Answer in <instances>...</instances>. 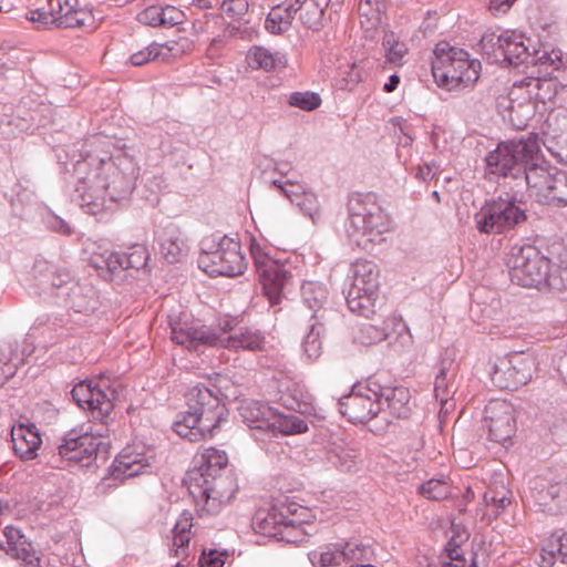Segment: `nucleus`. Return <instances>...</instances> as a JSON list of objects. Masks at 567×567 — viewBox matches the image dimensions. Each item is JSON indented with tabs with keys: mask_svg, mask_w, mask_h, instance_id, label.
I'll return each instance as SVG.
<instances>
[{
	"mask_svg": "<svg viewBox=\"0 0 567 567\" xmlns=\"http://www.w3.org/2000/svg\"><path fill=\"white\" fill-rule=\"evenodd\" d=\"M138 172L134 157L124 152L105 158L87 151L73 164L72 198L85 213L96 215L132 193Z\"/></svg>",
	"mask_w": 567,
	"mask_h": 567,
	"instance_id": "1",
	"label": "nucleus"
},
{
	"mask_svg": "<svg viewBox=\"0 0 567 567\" xmlns=\"http://www.w3.org/2000/svg\"><path fill=\"white\" fill-rule=\"evenodd\" d=\"M187 473V487L196 506L207 514H217L237 492V483L227 473L228 455L214 446H202Z\"/></svg>",
	"mask_w": 567,
	"mask_h": 567,
	"instance_id": "2",
	"label": "nucleus"
},
{
	"mask_svg": "<svg viewBox=\"0 0 567 567\" xmlns=\"http://www.w3.org/2000/svg\"><path fill=\"white\" fill-rule=\"evenodd\" d=\"M187 410L173 423L174 432L190 442L214 435V431L227 421L228 410L212 389L197 384L186 394Z\"/></svg>",
	"mask_w": 567,
	"mask_h": 567,
	"instance_id": "3",
	"label": "nucleus"
},
{
	"mask_svg": "<svg viewBox=\"0 0 567 567\" xmlns=\"http://www.w3.org/2000/svg\"><path fill=\"white\" fill-rule=\"evenodd\" d=\"M513 284L539 291L567 289V266L551 264L533 245H514L506 258Z\"/></svg>",
	"mask_w": 567,
	"mask_h": 567,
	"instance_id": "4",
	"label": "nucleus"
},
{
	"mask_svg": "<svg viewBox=\"0 0 567 567\" xmlns=\"http://www.w3.org/2000/svg\"><path fill=\"white\" fill-rule=\"evenodd\" d=\"M344 227L351 245L371 250L385 241L392 223L373 195L355 194L349 199Z\"/></svg>",
	"mask_w": 567,
	"mask_h": 567,
	"instance_id": "5",
	"label": "nucleus"
},
{
	"mask_svg": "<svg viewBox=\"0 0 567 567\" xmlns=\"http://www.w3.org/2000/svg\"><path fill=\"white\" fill-rule=\"evenodd\" d=\"M432 74L439 87L454 91L474 84L481 74V62L467 51L439 42L433 50Z\"/></svg>",
	"mask_w": 567,
	"mask_h": 567,
	"instance_id": "6",
	"label": "nucleus"
},
{
	"mask_svg": "<svg viewBox=\"0 0 567 567\" xmlns=\"http://www.w3.org/2000/svg\"><path fill=\"white\" fill-rule=\"evenodd\" d=\"M539 152L536 135L502 142L485 156L486 174L512 177L518 181L517 185L525 184L526 168L539 163Z\"/></svg>",
	"mask_w": 567,
	"mask_h": 567,
	"instance_id": "7",
	"label": "nucleus"
},
{
	"mask_svg": "<svg viewBox=\"0 0 567 567\" xmlns=\"http://www.w3.org/2000/svg\"><path fill=\"white\" fill-rule=\"evenodd\" d=\"M73 400L82 409L91 412L92 422L79 425L84 432L92 433L95 442L109 436V420L114 409V400L117 398V391L107 384V381L101 380L95 383L93 380L80 381L71 391Z\"/></svg>",
	"mask_w": 567,
	"mask_h": 567,
	"instance_id": "8",
	"label": "nucleus"
},
{
	"mask_svg": "<svg viewBox=\"0 0 567 567\" xmlns=\"http://www.w3.org/2000/svg\"><path fill=\"white\" fill-rule=\"evenodd\" d=\"M349 277L351 284L346 295L348 308L368 318L375 312L379 299V267L372 260L358 259L351 264Z\"/></svg>",
	"mask_w": 567,
	"mask_h": 567,
	"instance_id": "9",
	"label": "nucleus"
},
{
	"mask_svg": "<svg viewBox=\"0 0 567 567\" xmlns=\"http://www.w3.org/2000/svg\"><path fill=\"white\" fill-rule=\"evenodd\" d=\"M525 186L536 202L563 208L567 207V171L546 161L526 168Z\"/></svg>",
	"mask_w": 567,
	"mask_h": 567,
	"instance_id": "10",
	"label": "nucleus"
},
{
	"mask_svg": "<svg viewBox=\"0 0 567 567\" xmlns=\"http://www.w3.org/2000/svg\"><path fill=\"white\" fill-rule=\"evenodd\" d=\"M203 243L202 252L198 257V267L212 277L226 276L235 277L241 275L247 267L246 258L241 254V246L238 240L223 236Z\"/></svg>",
	"mask_w": 567,
	"mask_h": 567,
	"instance_id": "11",
	"label": "nucleus"
},
{
	"mask_svg": "<svg viewBox=\"0 0 567 567\" xmlns=\"http://www.w3.org/2000/svg\"><path fill=\"white\" fill-rule=\"evenodd\" d=\"M249 250L269 303L271 306L279 305L285 288L292 279L289 265L272 258L268 248L262 246L255 238L250 239Z\"/></svg>",
	"mask_w": 567,
	"mask_h": 567,
	"instance_id": "12",
	"label": "nucleus"
},
{
	"mask_svg": "<svg viewBox=\"0 0 567 567\" xmlns=\"http://www.w3.org/2000/svg\"><path fill=\"white\" fill-rule=\"evenodd\" d=\"M480 44L482 51L497 63L519 65L528 63L532 56V40L516 30L485 33Z\"/></svg>",
	"mask_w": 567,
	"mask_h": 567,
	"instance_id": "13",
	"label": "nucleus"
},
{
	"mask_svg": "<svg viewBox=\"0 0 567 567\" xmlns=\"http://www.w3.org/2000/svg\"><path fill=\"white\" fill-rule=\"evenodd\" d=\"M29 20L41 25L58 28L93 29L92 12L79 6V0H45V3L29 12Z\"/></svg>",
	"mask_w": 567,
	"mask_h": 567,
	"instance_id": "14",
	"label": "nucleus"
},
{
	"mask_svg": "<svg viewBox=\"0 0 567 567\" xmlns=\"http://www.w3.org/2000/svg\"><path fill=\"white\" fill-rule=\"evenodd\" d=\"M525 218V212L509 195L485 203L474 216L477 230L484 234L512 229Z\"/></svg>",
	"mask_w": 567,
	"mask_h": 567,
	"instance_id": "15",
	"label": "nucleus"
},
{
	"mask_svg": "<svg viewBox=\"0 0 567 567\" xmlns=\"http://www.w3.org/2000/svg\"><path fill=\"white\" fill-rule=\"evenodd\" d=\"M377 391L380 383L368 380L364 384H357L351 392L342 396L339 402L340 413L351 423H365L382 411V402L378 400Z\"/></svg>",
	"mask_w": 567,
	"mask_h": 567,
	"instance_id": "16",
	"label": "nucleus"
},
{
	"mask_svg": "<svg viewBox=\"0 0 567 567\" xmlns=\"http://www.w3.org/2000/svg\"><path fill=\"white\" fill-rule=\"evenodd\" d=\"M536 370L537 359L533 353L513 352L498 360L492 379L499 388L515 390L527 384Z\"/></svg>",
	"mask_w": 567,
	"mask_h": 567,
	"instance_id": "17",
	"label": "nucleus"
},
{
	"mask_svg": "<svg viewBox=\"0 0 567 567\" xmlns=\"http://www.w3.org/2000/svg\"><path fill=\"white\" fill-rule=\"evenodd\" d=\"M482 431L487 440L505 446L516 432L514 406L505 400L489 401L484 409Z\"/></svg>",
	"mask_w": 567,
	"mask_h": 567,
	"instance_id": "18",
	"label": "nucleus"
},
{
	"mask_svg": "<svg viewBox=\"0 0 567 567\" xmlns=\"http://www.w3.org/2000/svg\"><path fill=\"white\" fill-rule=\"evenodd\" d=\"M169 324L172 340L189 351H198L203 347H217L218 337L215 331L186 315L172 320Z\"/></svg>",
	"mask_w": 567,
	"mask_h": 567,
	"instance_id": "19",
	"label": "nucleus"
},
{
	"mask_svg": "<svg viewBox=\"0 0 567 567\" xmlns=\"http://www.w3.org/2000/svg\"><path fill=\"white\" fill-rule=\"evenodd\" d=\"M101 445L102 442H95L92 433L75 426L62 437L58 451L62 458L89 466L96 457Z\"/></svg>",
	"mask_w": 567,
	"mask_h": 567,
	"instance_id": "20",
	"label": "nucleus"
},
{
	"mask_svg": "<svg viewBox=\"0 0 567 567\" xmlns=\"http://www.w3.org/2000/svg\"><path fill=\"white\" fill-rule=\"evenodd\" d=\"M271 184L313 224L321 219V205L317 194L305 183L286 177L274 179Z\"/></svg>",
	"mask_w": 567,
	"mask_h": 567,
	"instance_id": "21",
	"label": "nucleus"
},
{
	"mask_svg": "<svg viewBox=\"0 0 567 567\" xmlns=\"http://www.w3.org/2000/svg\"><path fill=\"white\" fill-rule=\"evenodd\" d=\"M370 549L363 544L348 542L343 545H332L309 553L313 567H337L342 564L364 561Z\"/></svg>",
	"mask_w": 567,
	"mask_h": 567,
	"instance_id": "22",
	"label": "nucleus"
},
{
	"mask_svg": "<svg viewBox=\"0 0 567 567\" xmlns=\"http://www.w3.org/2000/svg\"><path fill=\"white\" fill-rule=\"evenodd\" d=\"M530 497L544 512L556 513L567 501V483L537 476L529 483Z\"/></svg>",
	"mask_w": 567,
	"mask_h": 567,
	"instance_id": "23",
	"label": "nucleus"
},
{
	"mask_svg": "<svg viewBox=\"0 0 567 567\" xmlns=\"http://www.w3.org/2000/svg\"><path fill=\"white\" fill-rule=\"evenodd\" d=\"M502 105L506 112L504 116L516 130L525 128L537 111L536 102H533L516 83L512 85Z\"/></svg>",
	"mask_w": 567,
	"mask_h": 567,
	"instance_id": "24",
	"label": "nucleus"
},
{
	"mask_svg": "<svg viewBox=\"0 0 567 567\" xmlns=\"http://www.w3.org/2000/svg\"><path fill=\"white\" fill-rule=\"evenodd\" d=\"M238 411L243 421L257 431L255 440L264 442L271 430L276 410L266 402L248 400L241 402Z\"/></svg>",
	"mask_w": 567,
	"mask_h": 567,
	"instance_id": "25",
	"label": "nucleus"
},
{
	"mask_svg": "<svg viewBox=\"0 0 567 567\" xmlns=\"http://www.w3.org/2000/svg\"><path fill=\"white\" fill-rule=\"evenodd\" d=\"M153 456L136 446H126L113 461L111 474L115 480H125L144 473L151 466Z\"/></svg>",
	"mask_w": 567,
	"mask_h": 567,
	"instance_id": "26",
	"label": "nucleus"
},
{
	"mask_svg": "<svg viewBox=\"0 0 567 567\" xmlns=\"http://www.w3.org/2000/svg\"><path fill=\"white\" fill-rule=\"evenodd\" d=\"M392 326L394 332L398 336V342L400 343V348L402 350H409L413 344V336L408 327V324L395 317L390 318L384 321L383 327H378L374 324L364 326L360 333V339L362 343H377L390 337L388 332V328Z\"/></svg>",
	"mask_w": 567,
	"mask_h": 567,
	"instance_id": "27",
	"label": "nucleus"
},
{
	"mask_svg": "<svg viewBox=\"0 0 567 567\" xmlns=\"http://www.w3.org/2000/svg\"><path fill=\"white\" fill-rule=\"evenodd\" d=\"M279 392V401L285 408L307 415L317 413L315 398L302 382L287 381Z\"/></svg>",
	"mask_w": 567,
	"mask_h": 567,
	"instance_id": "28",
	"label": "nucleus"
},
{
	"mask_svg": "<svg viewBox=\"0 0 567 567\" xmlns=\"http://www.w3.org/2000/svg\"><path fill=\"white\" fill-rule=\"evenodd\" d=\"M282 519H290V522L300 524L307 528L317 526L316 512L293 502L275 504L262 516V522L266 524H276V522H282Z\"/></svg>",
	"mask_w": 567,
	"mask_h": 567,
	"instance_id": "29",
	"label": "nucleus"
},
{
	"mask_svg": "<svg viewBox=\"0 0 567 567\" xmlns=\"http://www.w3.org/2000/svg\"><path fill=\"white\" fill-rule=\"evenodd\" d=\"M3 535L6 537L3 549L8 555L20 560L22 567H40V557L19 528L7 526Z\"/></svg>",
	"mask_w": 567,
	"mask_h": 567,
	"instance_id": "30",
	"label": "nucleus"
},
{
	"mask_svg": "<svg viewBox=\"0 0 567 567\" xmlns=\"http://www.w3.org/2000/svg\"><path fill=\"white\" fill-rule=\"evenodd\" d=\"M11 440L14 453L23 461L35 458L42 444L37 426L31 423L13 425L11 429Z\"/></svg>",
	"mask_w": 567,
	"mask_h": 567,
	"instance_id": "31",
	"label": "nucleus"
},
{
	"mask_svg": "<svg viewBox=\"0 0 567 567\" xmlns=\"http://www.w3.org/2000/svg\"><path fill=\"white\" fill-rule=\"evenodd\" d=\"M436 369L434 395L440 401L442 409L447 410V404L456 392L457 364L453 358L444 357L440 360Z\"/></svg>",
	"mask_w": 567,
	"mask_h": 567,
	"instance_id": "32",
	"label": "nucleus"
},
{
	"mask_svg": "<svg viewBox=\"0 0 567 567\" xmlns=\"http://www.w3.org/2000/svg\"><path fill=\"white\" fill-rule=\"evenodd\" d=\"M260 515L261 513L258 514L260 532L286 543H301L307 536H310L318 530V526H310V528H307L306 526L290 522V519H282V522H276V524H266L262 522V517Z\"/></svg>",
	"mask_w": 567,
	"mask_h": 567,
	"instance_id": "33",
	"label": "nucleus"
},
{
	"mask_svg": "<svg viewBox=\"0 0 567 567\" xmlns=\"http://www.w3.org/2000/svg\"><path fill=\"white\" fill-rule=\"evenodd\" d=\"M378 400L382 402V411H388L394 417H406L410 412L411 394L408 388L402 385L389 386L381 385L377 391Z\"/></svg>",
	"mask_w": 567,
	"mask_h": 567,
	"instance_id": "34",
	"label": "nucleus"
},
{
	"mask_svg": "<svg viewBox=\"0 0 567 567\" xmlns=\"http://www.w3.org/2000/svg\"><path fill=\"white\" fill-rule=\"evenodd\" d=\"M265 344V336L259 330L246 327L237 329L229 336L218 337L217 340V347L230 350L259 351L264 350Z\"/></svg>",
	"mask_w": 567,
	"mask_h": 567,
	"instance_id": "35",
	"label": "nucleus"
},
{
	"mask_svg": "<svg viewBox=\"0 0 567 567\" xmlns=\"http://www.w3.org/2000/svg\"><path fill=\"white\" fill-rule=\"evenodd\" d=\"M327 458L340 472H355L361 462L357 446L342 440L331 444Z\"/></svg>",
	"mask_w": 567,
	"mask_h": 567,
	"instance_id": "36",
	"label": "nucleus"
},
{
	"mask_svg": "<svg viewBox=\"0 0 567 567\" xmlns=\"http://www.w3.org/2000/svg\"><path fill=\"white\" fill-rule=\"evenodd\" d=\"M515 83L533 102H536V106L553 101L557 94L556 81L546 76H528Z\"/></svg>",
	"mask_w": 567,
	"mask_h": 567,
	"instance_id": "37",
	"label": "nucleus"
},
{
	"mask_svg": "<svg viewBox=\"0 0 567 567\" xmlns=\"http://www.w3.org/2000/svg\"><path fill=\"white\" fill-rule=\"evenodd\" d=\"M193 516L189 512L184 511L177 518L172 530V544L169 554L177 558H186L189 555V543L193 537Z\"/></svg>",
	"mask_w": 567,
	"mask_h": 567,
	"instance_id": "38",
	"label": "nucleus"
},
{
	"mask_svg": "<svg viewBox=\"0 0 567 567\" xmlns=\"http://www.w3.org/2000/svg\"><path fill=\"white\" fill-rule=\"evenodd\" d=\"M90 264L99 271V275L107 280H113L114 276L125 270L123 254L109 249L99 248L90 257Z\"/></svg>",
	"mask_w": 567,
	"mask_h": 567,
	"instance_id": "39",
	"label": "nucleus"
},
{
	"mask_svg": "<svg viewBox=\"0 0 567 567\" xmlns=\"http://www.w3.org/2000/svg\"><path fill=\"white\" fill-rule=\"evenodd\" d=\"M248 64L266 72L284 69L287 64L286 54L265 47H252L247 53Z\"/></svg>",
	"mask_w": 567,
	"mask_h": 567,
	"instance_id": "40",
	"label": "nucleus"
},
{
	"mask_svg": "<svg viewBox=\"0 0 567 567\" xmlns=\"http://www.w3.org/2000/svg\"><path fill=\"white\" fill-rule=\"evenodd\" d=\"M295 16L292 0H285L271 8L265 20V28L272 34H281L289 30Z\"/></svg>",
	"mask_w": 567,
	"mask_h": 567,
	"instance_id": "41",
	"label": "nucleus"
},
{
	"mask_svg": "<svg viewBox=\"0 0 567 567\" xmlns=\"http://www.w3.org/2000/svg\"><path fill=\"white\" fill-rule=\"evenodd\" d=\"M159 251L169 264L178 262L187 251V244L179 230H165L159 240Z\"/></svg>",
	"mask_w": 567,
	"mask_h": 567,
	"instance_id": "42",
	"label": "nucleus"
},
{
	"mask_svg": "<svg viewBox=\"0 0 567 567\" xmlns=\"http://www.w3.org/2000/svg\"><path fill=\"white\" fill-rule=\"evenodd\" d=\"M511 492L504 484H495L487 488L483 495L486 511L484 517L496 518L511 504Z\"/></svg>",
	"mask_w": 567,
	"mask_h": 567,
	"instance_id": "43",
	"label": "nucleus"
},
{
	"mask_svg": "<svg viewBox=\"0 0 567 567\" xmlns=\"http://www.w3.org/2000/svg\"><path fill=\"white\" fill-rule=\"evenodd\" d=\"M69 285L63 299L70 308L75 312H89L95 309L96 300L91 288H85L75 281L69 282Z\"/></svg>",
	"mask_w": 567,
	"mask_h": 567,
	"instance_id": "44",
	"label": "nucleus"
},
{
	"mask_svg": "<svg viewBox=\"0 0 567 567\" xmlns=\"http://www.w3.org/2000/svg\"><path fill=\"white\" fill-rule=\"evenodd\" d=\"M155 47L157 48V62L168 64L184 56L185 54L190 53L194 49V43L190 39L181 37L176 40H168L164 43L155 42Z\"/></svg>",
	"mask_w": 567,
	"mask_h": 567,
	"instance_id": "45",
	"label": "nucleus"
},
{
	"mask_svg": "<svg viewBox=\"0 0 567 567\" xmlns=\"http://www.w3.org/2000/svg\"><path fill=\"white\" fill-rule=\"evenodd\" d=\"M303 303L313 312L311 319H319V312L328 299L326 286L319 281H306L301 286Z\"/></svg>",
	"mask_w": 567,
	"mask_h": 567,
	"instance_id": "46",
	"label": "nucleus"
},
{
	"mask_svg": "<svg viewBox=\"0 0 567 567\" xmlns=\"http://www.w3.org/2000/svg\"><path fill=\"white\" fill-rule=\"evenodd\" d=\"M307 422L300 416L293 414H282L276 410L271 430L268 437L276 436V433L282 435H297L308 431Z\"/></svg>",
	"mask_w": 567,
	"mask_h": 567,
	"instance_id": "47",
	"label": "nucleus"
},
{
	"mask_svg": "<svg viewBox=\"0 0 567 567\" xmlns=\"http://www.w3.org/2000/svg\"><path fill=\"white\" fill-rule=\"evenodd\" d=\"M543 567H550L557 560L567 563V534H553L542 549Z\"/></svg>",
	"mask_w": 567,
	"mask_h": 567,
	"instance_id": "48",
	"label": "nucleus"
},
{
	"mask_svg": "<svg viewBox=\"0 0 567 567\" xmlns=\"http://www.w3.org/2000/svg\"><path fill=\"white\" fill-rule=\"evenodd\" d=\"M296 13L299 12V19L303 25L309 29L318 30L322 25L323 9L316 0H292Z\"/></svg>",
	"mask_w": 567,
	"mask_h": 567,
	"instance_id": "49",
	"label": "nucleus"
},
{
	"mask_svg": "<svg viewBox=\"0 0 567 567\" xmlns=\"http://www.w3.org/2000/svg\"><path fill=\"white\" fill-rule=\"evenodd\" d=\"M311 320L312 322L310 323L309 330L302 339L301 347L303 355L310 361H316L322 353L321 336L324 329L319 319Z\"/></svg>",
	"mask_w": 567,
	"mask_h": 567,
	"instance_id": "50",
	"label": "nucleus"
},
{
	"mask_svg": "<svg viewBox=\"0 0 567 567\" xmlns=\"http://www.w3.org/2000/svg\"><path fill=\"white\" fill-rule=\"evenodd\" d=\"M44 268L48 270L45 277H49V280L40 279L43 291L63 298L68 291L66 287H70L69 282H73L72 278L68 272H58L54 266Z\"/></svg>",
	"mask_w": 567,
	"mask_h": 567,
	"instance_id": "51",
	"label": "nucleus"
},
{
	"mask_svg": "<svg viewBox=\"0 0 567 567\" xmlns=\"http://www.w3.org/2000/svg\"><path fill=\"white\" fill-rule=\"evenodd\" d=\"M528 63L539 65L544 69L545 76H550L554 71L559 69L561 64V54L556 50L548 51L545 48L536 50L533 47L532 56Z\"/></svg>",
	"mask_w": 567,
	"mask_h": 567,
	"instance_id": "52",
	"label": "nucleus"
},
{
	"mask_svg": "<svg viewBox=\"0 0 567 567\" xmlns=\"http://www.w3.org/2000/svg\"><path fill=\"white\" fill-rule=\"evenodd\" d=\"M382 45L385 51V60L389 63L401 65L403 58L408 53V47L404 42L400 41L399 37L392 32L386 31L383 35Z\"/></svg>",
	"mask_w": 567,
	"mask_h": 567,
	"instance_id": "53",
	"label": "nucleus"
},
{
	"mask_svg": "<svg viewBox=\"0 0 567 567\" xmlns=\"http://www.w3.org/2000/svg\"><path fill=\"white\" fill-rule=\"evenodd\" d=\"M287 103L291 107H296L305 112H311L320 107L322 100L316 92L296 91L288 95Z\"/></svg>",
	"mask_w": 567,
	"mask_h": 567,
	"instance_id": "54",
	"label": "nucleus"
},
{
	"mask_svg": "<svg viewBox=\"0 0 567 567\" xmlns=\"http://www.w3.org/2000/svg\"><path fill=\"white\" fill-rule=\"evenodd\" d=\"M419 492L429 499L440 501L451 494V486L444 478H431L420 486Z\"/></svg>",
	"mask_w": 567,
	"mask_h": 567,
	"instance_id": "55",
	"label": "nucleus"
},
{
	"mask_svg": "<svg viewBox=\"0 0 567 567\" xmlns=\"http://www.w3.org/2000/svg\"><path fill=\"white\" fill-rule=\"evenodd\" d=\"M123 254L124 268L126 269H141L144 268L150 258L148 251L143 245H133L126 252Z\"/></svg>",
	"mask_w": 567,
	"mask_h": 567,
	"instance_id": "56",
	"label": "nucleus"
},
{
	"mask_svg": "<svg viewBox=\"0 0 567 567\" xmlns=\"http://www.w3.org/2000/svg\"><path fill=\"white\" fill-rule=\"evenodd\" d=\"M383 8V0H360L358 10L360 17L373 27L380 22Z\"/></svg>",
	"mask_w": 567,
	"mask_h": 567,
	"instance_id": "57",
	"label": "nucleus"
},
{
	"mask_svg": "<svg viewBox=\"0 0 567 567\" xmlns=\"http://www.w3.org/2000/svg\"><path fill=\"white\" fill-rule=\"evenodd\" d=\"M185 13L174 6H161V28H173L184 23Z\"/></svg>",
	"mask_w": 567,
	"mask_h": 567,
	"instance_id": "58",
	"label": "nucleus"
},
{
	"mask_svg": "<svg viewBox=\"0 0 567 567\" xmlns=\"http://www.w3.org/2000/svg\"><path fill=\"white\" fill-rule=\"evenodd\" d=\"M156 50L155 42H152L137 52L132 53L128 58V63L133 66H142L153 61L157 62L158 55Z\"/></svg>",
	"mask_w": 567,
	"mask_h": 567,
	"instance_id": "59",
	"label": "nucleus"
},
{
	"mask_svg": "<svg viewBox=\"0 0 567 567\" xmlns=\"http://www.w3.org/2000/svg\"><path fill=\"white\" fill-rule=\"evenodd\" d=\"M220 8L229 18L240 19L248 12L249 3L247 0H224Z\"/></svg>",
	"mask_w": 567,
	"mask_h": 567,
	"instance_id": "60",
	"label": "nucleus"
},
{
	"mask_svg": "<svg viewBox=\"0 0 567 567\" xmlns=\"http://www.w3.org/2000/svg\"><path fill=\"white\" fill-rule=\"evenodd\" d=\"M137 21L142 24L159 28L161 27V6L153 4L146 7L137 14Z\"/></svg>",
	"mask_w": 567,
	"mask_h": 567,
	"instance_id": "61",
	"label": "nucleus"
},
{
	"mask_svg": "<svg viewBox=\"0 0 567 567\" xmlns=\"http://www.w3.org/2000/svg\"><path fill=\"white\" fill-rule=\"evenodd\" d=\"M445 551L449 560H443L441 567H467L460 547L453 542H449Z\"/></svg>",
	"mask_w": 567,
	"mask_h": 567,
	"instance_id": "62",
	"label": "nucleus"
},
{
	"mask_svg": "<svg viewBox=\"0 0 567 567\" xmlns=\"http://www.w3.org/2000/svg\"><path fill=\"white\" fill-rule=\"evenodd\" d=\"M226 551L219 553L218 550H210L209 553L203 551L199 558L200 567H224Z\"/></svg>",
	"mask_w": 567,
	"mask_h": 567,
	"instance_id": "63",
	"label": "nucleus"
},
{
	"mask_svg": "<svg viewBox=\"0 0 567 567\" xmlns=\"http://www.w3.org/2000/svg\"><path fill=\"white\" fill-rule=\"evenodd\" d=\"M516 0H489L488 9L494 16H502L508 12Z\"/></svg>",
	"mask_w": 567,
	"mask_h": 567,
	"instance_id": "64",
	"label": "nucleus"
}]
</instances>
